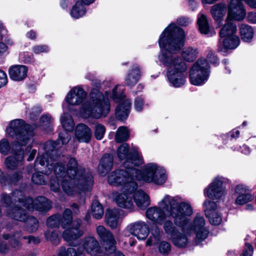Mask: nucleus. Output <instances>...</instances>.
<instances>
[{
    "label": "nucleus",
    "instance_id": "obj_35",
    "mask_svg": "<svg viewBox=\"0 0 256 256\" xmlns=\"http://www.w3.org/2000/svg\"><path fill=\"white\" fill-rule=\"evenodd\" d=\"M16 190L13 191L10 195L7 194L6 193H2L0 196V203L4 207H6L7 209L10 208H12L14 205L16 204V202L20 204L18 201L15 200L14 198V193Z\"/></svg>",
    "mask_w": 256,
    "mask_h": 256
},
{
    "label": "nucleus",
    "instance_id": "obj_41",
    "mask_svg": "<svg viewBox=\"0 0 256 256\" xmlns=\"http://www.w3.org/2000/svg\"><path fill=\"white\" fill-rule=\"evenodd\" d=\"M217 204L216 202L210 200H206L203 204V208L206 217H210V214L215 212Z\"/></svg>",
    "mask_w": 256,
    "mask_h": 256
},
{
    "label": "nucleus",
    "instance_id": "obj_6",
    "mask_svg": "<svg viewBox=\"0 0 256 256\" xmlns=\"http://www.w3.org/2000/svg\"><path fill=\"white\" fill-rule=\"evenodd\" d=\"M110 104L108 98L98 90L93 88L90 92V100L82 104L80 112L84 118H98L106 116L110 111Z\"/></svg>",
    "mask_w": 256,
    "mask_h": 256
},
{
    "label": "nucleus",
    "instance_id": "obj_39",
    "mask_svg": "<svg viewBox=\"0 0 256 256\" xmlns=\"http://www.w3.org/2000/svg\"><path fill=\"white\" fill-rule=\"evenodd\" d=\"M92 212L94 218L100 220L104 215V208L102 206L98 200H94L92 204Z\"/></svg>",
    "mask_w": 256,
    "mask_h": 256
},
{
    "label": "nucleus",
    "instance_id": "obj_10",
    "mask_svg": "<svg viewBox=\"0 0 256 256\" xmlns=\"http://www.w3.org/2000/svg\"><path fill=\"white\" fill-rule=\"evenodd\" d=\"M210 66L204 58H199L190 70V83L195 86L204 84L208 80Z\"/></svg>",
    "mask_w": 256,
    "mask_h": 256
},
{
    "label": "nucleus",
    "instance_id": "obj_22",
    "mask_svg": "<svg viewBox=\"0 0 256 256\" xmlns=\"http://www.w3.org/2000/svg\"><path fill=\"white\" fill-rule=\"evenodd\" d=\"M6 214L13 220L25 222L28 218V213L26 210L16 204L12 208L6 210Z\"/></svg>",
    "mask_w": 256,
    "mask_h": 256
},
{
    "label": "nucleus",
    "instance_id": "obj_17",
    "mask_svg": "<svg viewBox=\"0 0 256 256\" xmlns=\"http://www.w3.org/2000/svg\"><path fill=\"white\" fill-rule=\"evenodd\" d=\"M146 217L154 224L162 225L166 218L164 210L159 207L149 208L146 212Z\"/></svg>",
    "mask_w": 256,
    "mask_h": 256
},
{
    "label": "nucleus",
    "instance_id": "obj_2",
    "mask_svg": "<svg viewBox=\"0 0 256 256\" xmlns=\"http://www.w3.org/2000/svg\"><path fill=\"white\" fill-rule=\"evenodd\" d=\"M185 34L182 28L170 24L161 34L158 40L161 48L159 60L166 66H172L167 72L168 80L174 87H180L186 82L184 72L187 70L180 57L172 54L179 52L184 45Z\"/></svg>",
    "mask_w": 256,
    "mask_h": 256
},
{
    "label": "nucleus",
    "instance_id": "obj_25",
    "mask_svg": "<svg viewBox=\"0 0 256 256\" xmlns=\"http://www.w3.org/2000/svg\"><path fill=\"white\" fill-rule=\"evenodd\" d=\"M210 13L216 26L220 28L222 26L224 18V3L222 2L214 5L210 9Z\"/></svg>",
    "mask_w": 256,
    "mask_h": 256
},
{
    "label": "nucleus",
    "instance_id": "obj_5",
    "mask_svg": "<svg viewBox=\"0 0 256 256\" xmlns=\"http://www.w3.org/2000/svg\"><path fill=\"white\" fill-rule=\"evenodd\" d=\"M136 166L124 167L126 169H117L110 172L108 177L110 185L122 186V191L134 192L138 188L136 180H140V170Z\"/></svg>",
    "mask_w": 256,
    "mask_h": 256
},
{
    "label": "nucleus",
    "instance_id": "obj_55",
    "mask_svg": "<svg viewBox=\"0 0 256 256\" xmlns=\"http://www.w3.org/2000/svg\"><path fill=\"white\" fill-rule=\"evenodd\" d=\"M32 50L35 54H38L40 52H48L49 49L46 45H38L34 46Z\"/></svg>",
    "mask_w": 256,
    "mask_h": 256
},
{
    "label": "nucleus",
    "instance_id": "obj_27",
    "mask_svg": "<svg viewBox=\"0 0 256 256\" xmlns=\"http://www.w3.org/2000/svg\"><path fill=\"white\" fill-rule=\"evenodd\" d=\"M133 193L123 191L122 193L118 195L115 200L117 205L122 208L131 209L133 206L132 200Z\"/></svg>",
    "mask_w": 256,
    "mask_h": 256
},
{
    "label": "nucleus",
    "instance_id": "obj_37",
    "mask_svg": "<svg viewBox=\"0 0 256 256\" xmlns=\"http://www.w3.org/2000/svg\"><path fill=\"white\" fill-rule=\"evenodd\" d=\"M130 136V132L128 128L124 126H120L118 128L115 140L116 142L120 143L126 141Z\"/></svg>",
    "mask_w": 256,
    "mask_h": 256
},
{
    "label": "nucleus",
    "instance_id": "obj_19",
    "mask_svg": "<svg viewBox=\"0 0 256 256\" xmlns=\"http://www.w3.org/2000/svg\"><path fill=\"white\" fill-rule=\"evenodd\" d=\"M130 233L138 240L146 239L150 233L149 228L144 222H137L130 226Z\"/></svg>",
    "mask_w": 256,
    "mask_h": 256
},
{
    "label": "nucleus",
    "instance_id": "obj_28",
    "mask_svg": "<svg viewBox=\"0 0 256 256\" xmlns=\"http://www.w3.org/2000/svg\"><path fill=\"white\" fill-rule=\"evenodd\" d=\"M132 196L137 206L141 209L146 208L150 204L148 196L141 190H136Z\"/></svg>",
    "mask_w": 256,
    "mask_h": 256
},
{
    "label": "nucleus",
    "instance_id": "obj_30",
    "mask_svg": "<svg viewBox=\"0 0 256 256\" xmlns=\"http://www.w3.org/2000/svg\"><path fill=\"white\" fill-rule=\"evenodd\" d=\"M140 76V68L137 65H134L127 75L125 80V85L128 86H134L138 81Z\"/></svg>",
    "mask_w": 256,
    "mask_h": 256
},
{
    "label": "nucleus",
    "instance_id": "obj_61",
    "mask_svg": "<svg viewBox=\"0 0 256 256\" xmlns=\"http://www.w3.org/2000/svg\"><path fill=\"white\" fill-rule=\"evenodd\" d=\"M177 22L181 26H186L188 25L190 22L188 18L180 17L177 20Z\"/></svg>",
    "mask_w": 256,
    "mask_h": 256
},
{
    "label": "nucleus",
    "instance_id": "obj_29",
    "mask_svg": "<svg viewBox=\"0 0 256 256\" xmlns=\"http://www.w3.org/2000/svg\"><path fill=\"white\" fill-rule=\"evenodd\" d=\"M131 102L129 100H126L122 102L116 108V115L120 120L127 118L130 113Z\"/></svg>",
    "mask_w": 256,
    "mask_h": 256
},
{
    "label": "nucleus",
    "instance_id": "obj_50",
    "mask_svg": "<svg viewBox=\"0 0 256 256\" xmlns=\"http://www.w3.org/2000/svg\"><path fill=\"white\" fill-rule=\"evenodd\" d=\"M208 60L212 64L216 66L219 64V60L216 56L212 51L210 50L206 55Z\"/></svg>",
    "mask_w": 256,
    "mask_h": 256
},
{
    "label": "nucleus",
    "instance_id": "obj_32",
    "mask_svg": "<svg viewBox=\"0 0 256 256\" xmlns=\"http://www.w3.org/2000/svg\"><path fill=\"white\" fill-rule=\"evenodd\" d=\"M22 234L20 232L16 231L14 234H3L4 240H8L10 246L14 249L18 250L22 246V243L20 241Z\"/></svg>",
    "mask_w": 256,
    "mask_h": 256
},
{
    "label": "nucleus",
    "instance_id": "obj_23",
    "mask_svg": "<svg viewBox=\"0 0 256 256\" xmlns=\"http://www.w3.org/2000/svg\"><path fill=\"white\" fill-rule=\"evenodd\" d=\"M28 70V68L26 66L15 65L10 68L8 74L11 80L20 82L26 77Z\"/></svg>",
    "mask_w": 256,
    "mask_h": 256
},
{
    "label": "nucleus",
    "instance_id": "obj_4",
    "mask_svg": "<svg viewBox=\"0 0 256 256\" xmlns=\"http://www.w3.org/2000/svg\"><path fill=\"white\" fill-rule=\"evenodd\" d=\"M6 132L10 137L15 140L11 144L6 138L0 140V152L6 156L9 153L15 154L20 149L26 146L30 140L33 136L34 132L32 126L26 124L21 119H16L10 122L9 127L6 129Z\"/></svg>",
    "mask_w": 256,
    "mask_h": 256
},
{
    "label": "nucleus",
    "instance_id": "obj_63",
    "mask_svg": "<svg viewBox=\"0 0 256 256\" xmlns=\"http://www.w3.org/2000/svg\"><path fill=\"white\" fill-rule=\"evenodd\" d=\"M22 178V175L21 172H16L12 174L10 178V180L13 183H16L18 180H20Z\"/></svg>",
    "mask_w": 256,
    "mask_h": 256
},
{
    "label": "nucleus",
    "instance_id": "obj_20",
    "mask_svg": "<svg viewBox=\"0 0 256 256\" xmlns=\"http://www.w3.org/2000/svg\"><path fill=\"white\" fill-rule=\"evenodd\" d=\"M16 146V148H19L18 151L13 154V156L7 157L5 160V164L8 169L14 170L18 166H22L24 164V149H20L18 146Z\"/></svg>",
    "mask_w": 256,
    "mask_h": 256
},
{
    "label": "nucleus",
    "instance_id": "obj_7",
    "mask_svg": "<svg viewBox=\"0 0 256 256\" xmlns=\"http://www.w3.org/2000/svg\"><path fill=\"white\" fill-rule=\"evenodd\" d=\"M82 247L76 248H60L58 256H85L84 250L91 256H96L100 252L101 248L98 241L92 236H88L83 240Z\"/></svg>",
    "mask_w": 256,
    "mask_h": 256
},
{
    "label": "nucleus",
    "instance_id": "obj_47",
    "mask_svg": "<svg viewBox=\"0 0 256 256\" xmlns=\"http://www.w3.org/2000/svg\"><path fill=\"white\" fill-rule=\"evenodd\" d=\"M254 196L250 194L239 195L236 200V203L237 204L243 205L249 202L252 201Z\"/></svg>",
    "mask_w": 256,
    "mask_h": 256
},
{
    "label": "nucleus",
    "instance_id": "obj_36",
    "mask_svg": "<svg viewBox=\"0 0 256 256\" xmlns=\"http://www.w3.org/2000/svg\"><path fill=\"white\" fill-rule=\"evenodd\" d=\"M197 24L198 30L202 34H208L210 33V27L205 15L202 14L198 17Z\"/></svg>",
    "mask_w": 256,
    "mask_h": 256
},
{
    "label": "nucleus",
    "instance_id": "obj_12",
    "mask_svg": "<svg viewBox=\"0 0 256 256\" xmlns=\"http://www.w3.org/2000/svg\"><path fill=\"white\" fill-rule=\"evenodd\" d=\"M164 230L168 236L174 244L179 248H184L188 243V239L184 233H181L175 226H176L170 220L164 221Z\"/></svg>",
    "mask_w": 256,
    "mask_h": 256
},
{
    "label": "nucleus",
    "instance_id": "obj_3",
    "mask_svg": "<svg viewBox=\"0 0 256 256\" xmlns=\"http://www.w3.org/2000/svg\"><path fill=\"white\" fill-rule=\"evenodd\" d=\"M180 200L178 196L172 197L166 195L160 204L163 206V208L174 220L175 224L181 228L182 232L190 234L194 232L198 240H204L209 234V230L205 227L204 217L196 214L193 222L190 223L188 216L192 214V208L188 203L180 202Z\"/></svg>",
    "mask_w": 256,
    "mask_h": 256
},
{
    "label": "nucleus",
    "instance_id": "obj_56",
    "mask_svg": "<svg viewBox=\"0 0 256 256\" xmlns=\"http://www.w3.org/2000/svg\"><path fill=\"white\" fill-rule=\"evenodd\" d=\"M23 239L27 240V243L28 244H37L40 242V240L38 237H36L33 236H23Z\"/></svg>",
    "mask_w": 256,
    "mask_h": 256
},
{
    "label": "nucleus",
    "instance_id": "obj_40",
    "mask_svg": "<svg viewBox=\"0 0 256 256\" xmlns=\"http://www.w3.org/2000/svg\"><path fill=\"white\" fill-rule=\"evenodd\" d=\"M86 12V8L82 4L77 2L70 11V15L73 18H78L84 15Z\"/></svg>",
    "mask_w": 256,
    "mask_h": 256
},
{
    "label": "nucleus",
    "instance_id": "obj_16",
    "mask_svg": "<svg viewBox=\"0 0 256 256\" xmlns=\"http://www.w3.org/2000/svg\"><path fill=\"white\" fill-rule=\"evenodd\" d=\"M223 181L216 178L204 190V194L210 199H219L223 194Z\"/></svg>",
    "mask_w": 256,
    "mask_h": 256
},
{
    "label": "nucleus",
    "instance_id": "obj_54",
    "mask_svg": "<svg viewBox=\"0 0 256 256\" xmlns=\"http://www.w3.org/2000/svg\"><path fill=\"white\" fill-rule=\"evenodd\" d=\"M219 35L220 39L218 44V50L222 52L224 50V26L221 28Z\"/></svg>",
    "mask_w": 256,
    "mask_h": 256
},
{
    "label": "nucleus",
    "instance_id": "obj_24",
    "mask_svg": "<svg viewBox=\"0 0 256 256\" xmlns=\"http://www.w3.org/2000/svg\"><path fill=\"white\" fill-rule=\"evenodd\" d=\"M75 135L79 142H88L90 140L92 132L86 125L80 124L76 127Z\"/></svg>",
    "mask_w": 256,
    "mask_h": 256
},
{
    "label": "nucleus",
    "instance_id": "obj_43",
    "mask_svg": "<svg viewBox=\"0 0 256 256\" xmlns=\"http://www.w3.org/2000/svg\"><path fill=\"white\" fill-rule=\"evenodd\" d=\"M237 36V26L236 24L229 20L225 24V44H226V37Z\"/></svg>",
    "mask_w": 256,
    "mask_h": 256
},
{
    "label": "nucleus",
    "instance_id": "obj_51",
    "mask_svg": "<svg viewBox=\"0 0 256 256\" xmlns=\"http://www.w3.org/2000/svg\"><path fill=\"white\" fill-rule=\"evenodd\" d=\"M210 222L213 225L219 224L222 220V217L218 214L214 212L210 214V217L208 218Z\"/></svg>",
    "mask_w": 256,
    "mask_h": 256
},
{
    "label": "nucleus",
    "instance_id": "obj_46",
    "mask_svg": "<svg viewBox=\"0 0 256 256\" xmlns=\"http://www.w3.org/2000/svg\"><path fill=\"white\" fill-rule=\"evenodd\" d=\"M171 244L166 241H162L158 246L159 252L163 256L168 255L171 250Z\"/></svg>",
    "mask_w": 256,
    "mask_h": 256
},
{
    "label": "nucleus",
    "instance_id": "obj_44",
    "mask_svg": "<svg viewBox=\"0 0 256 256\" xmlns=\"http://www.w3.org/2000/svg\"><path fill=\"white\" fill-rule=\"evenodd\" d=\"M26 222V228L28 232L32 233L36 232L38 228V220L33 216L28 215V218Z\"/></svg>",
    "mask_w": 256,
    "mask_h": 256
},
{
    "label": "nucleus",
    "instance_id": "obj_9",
    "mask_svg": "<svg viewBox=\"0 0 256 256\" xmlns=\"http://www.w3.org/2000/svg\"><path fill=\"white\" fill-rule=\"evenodd\" d=\"M140 180L154 182L156 184H164L167 178L166 170L156 164H148L140 170Z\"/></svg>",
    "mask_w": 256,
    "mask_h": 256
},
{
    "label": "nucleus",
    "instance_id": "obj_26",
    "mask_svg": "<svg viewBox=\"0 0 256 256\" xmlns=\"http://www.w3.org/2000/svg\"><path fill=\"white\" fill-rule=\"evenodd\" d=\"M114 164L113 156L110 154H104L100 160L98 170L102 175H105L112 168Z\"/></svg>",
    "mask_w": 256,
    "mask_h": 256
},
{
    "label": "nucleus",
    "instance_id": "obj_49",
    "mask_svg": "<svg viewBox=\"0 0 256 256\" xmlns=\"http://www.w3.org/2000/svg\"><path fill=\"white\" fill-rule=\"evenodd\" d=\"M32 181L36 184H46L44 176L41 173L38 172L34 173L32 176Z\"/></svg>",
    "mask_w": 256,
    "mask_h": 256
},
{
    "label": "nucleus",
    "instance_id": "obj_13",
    "mask_svg": "<svg viewBox=\"0 0 256 256\" xmlns=\"http://www.w3.org/2000/svg\"><path fill=\"white\" fill-rule=\"evenodd\" d=\"M61 124L64 130L58 134V138L56 141V144L60 143L61 146L63 144H67L70 140V136L68 132H72L74 130V123L72 116L68 114L64 113L60 118Z\"/></svg>",
    "mask_w": 256,
    "mask_h": 256
},
{
    "label": "nucleus",
    "instance_id": "obj_14",
    "mask_svg": "<svg viewBox=\"0 0 256 256\" xmlns=\"http://www.w3.org/2000/svg\"><path fill=\"white\" fill-rule=\"evenodd\" d=\"M72 222V212L69 208H66L62 216L58 214L50 216L46 220V226L48 228H57L61 224L63 228L68 227Z\"/></svg>",
    "mask_w": 256,
    "mask_h": 256
},
{
    "label": "nucleus",
    "instance_id": "obj_11",
    "mask_svg": "<svg viewBox=\"0 0 256 256\" xmlns=\"http://www.w3.org/2000/svg\"><path fill=\"white\" fill-rule=\"evenodd\" d=\"M117 156L120 160L126 159L123 163L124 167L138 166L143 164V159L138 152H129L128 144H121L117 150Z\"/></svg>",
    "mask_w": 256,
    "mask_h": 256
},
{
    "label": "nucleus",
    "instance_id": "obj_59",
    "mask_svg": "<svg viewBox=\"0 0 256 256\" xmlns=\"http://www.w3.org/2000/svg\"><path fill=\"white\" fill-rule=\"evenodd\" d=\"M253 252L252 246L248 243L246 244V248L240 256H252Z\"/></svg>",
    "mask_w": 256,
    "mask_h": 256
},
{
    "label": "nucleus",
    "instance_id": "obj_52",
    "mask_svg": "<svg viewBox=\"0 0 256 256\" xmlns=\"http://www.w3.org/2000/svg\"><path fill=\"white\" fill-rule=\"evenodd\" d=\"M60 180L57 179L56 178L54 179H51L50 182V186L51 190L53 191L54 192H59L60 190Z\"/></svg>",
    "mask_w": 256,
    "mask_h": 256
},
{
    "label": "nucleus",
    "instance_id": "obj_64",
    "mask_svg": "<svg viewBox=\"0 0 256 256\" xmlns=\"http://www.w3.org/2000/svg\"><path fill=\"white\" fill-rule=\"evenodd\" d=\"M9 251V246L5 242H2L0 243V253L6 254Z\"/></svg>",
    "mask_w": 256,
    "mask_h": 256
},
{
    "label": "nucleus",
    "instance_id": "obj_18",
    "mask_svg": "<svg viewBox=\"0 0 256 256\" xmlns=\"http://www.w3.org/2000/svg\"><path fill=\"white\" fill-rule=\"evenodd\" d=\"M81 224L80 220H74L72 226L64 232L62 235L63 238L67 242H70L80 237L83 234V231L80 229Z\"/></svg>",
    "mask_w": 256,
    "mask_h": 256
},
{
    "label": "nucleus",
    "instance_id": "obj_15",
    "mask_svg": "<svg viewBox=\"0 0 256 256\" xmlns=\"http://www.w3.org/2000/svg\"><path fill=\"white\" fill-rule=\"evenodd\" d=\"M96 232L106 251L108 254L114 252L116 250V241L112 234L102 226L96 228Z\"/></svg>",
    "mask_w": 256,
    "mask_h": 256
},
{
    "label": "nucleus",
    "instance_id": "obj_53",
    "mask_svg": "<svg viewBox=\"0 0 256 256\" xmlns=\"http://www.w3.org/2000/svg\"><path fill=\"white\" fill-rule=\"evenodd\" d=\"M236 192L239 195L250 194V189L245 185L238 184L236 188Z\"/></svg>",
    "mask_w": 256,
    "mask_h": 256
},
{
    "label": "nucleus",
    "instance_id": "obj_60",
    "mask_svg": "<svg viewBox=\"0 0 256 256\" xmlns=\"http://www.w3.org/2000/svg\"><path fill=\"white\" fill-rule=\"evenodd\" d=\"M50 116L48 114H44L42 115L40 118V122L42 124L48 125L50 124Z\"/></svg>",
    "mask_w": 256,
    "mask_h": 256
},
{
    "label": "nucleus",
    "instance_id": "obj_31",
    "mask_svg": "<svg viewBox=\"0 0 256 256\" xmlns=\"http://www.w3.org/2000/svg\"><path fill=\"white\" fill-rule=\"evenodd\" d=\"M120 212L116 209L107 210L105 218L106 224L112 228H116L120 218Z\"/></svg>",
    "mask_w": 256,
    "mask_h": 256
},
{
    "label": "nucleus",
    "instance_id": "obj_33",
    "mask_svg": "<svg viewBox=\"0 0 256 256\" xmlns=\"http://www.w3.org/2000/svg\"><path fill=\"white\" fill-rule=\"evenodd\" d=\"M239 30L243 41L249 42L253 38L254 30L249 25L244 24H240L239 26Z\"/></svg>",
    "mask_w": 256,
    "mask_h": 256
},
{
    "label": "nucleus",
    "instance_id": "obj_42",
    "mask_svg": "<svg viewBox=\"0 0 256 256\" xmlns=\"http://www.w3.org/2000/svg\"><path fill=\"white\" fill-rule=\"evenodd\" d=\"M44 236L53 244L57 245L60 242L59 234L56 230L48 229L44 232Z\"/></svg>",
    "mask_w": 256,
    "mask_h": 256
},
{
    "label": "nucleus",
    "instance_id": "obj_57",
    "mask_svg": "<svg viewBox=\"0 0 256 256\" xmlns=\"http://www.w3.org/2000/svg\"><path fill=\"white\" fill-rule=\"evenodd\" d=\"M8 83V78L6 73L0 70V88L4 86Z\"/></svg>",
    "mask_w": 256,
    "mask_h": 256
},
{
    "label": "nucleus",
    "instance_id": "obj_48",
    "mask_svg": "<svg viewBox=\"0 0 256 256\" xmlns=\"http://www.w3.org/2000/svg\"><path fill=\"white\" fill-rule=\"evenodd\" d=\"M106 128L104 126L100 124H96L95 126L94 136L98 140H102L105 134Z\"/></svg>",
    "mask_w": 256,
    "mask_h": 256
},
{
    "label": "nucleus",
    "instance_id": "obj_1",
    "mask_svg": "<svg viewBox=\"0 0 256 256\" xmlns=\"http://www.w3.org/2000/svg\"><path fill=\"white\" fill-rule=\"evenodd\" d=\"M61 146L60 143L56 144L50 140L46 142L44 145L45 152L36 158V165L40 164L45 166V170H43L42 173L48 175L53 172L57 179L64 178L66 176L69 180L62 179L61 186L63 191L68 195L72 196L80 191L89 190L94 183L92 173L86 172L74 158H69L66 168L64 164L62 162L64 155L59 150Z\"/></svg>",
    "mask_w": 256,
    "mask_h": 256
},
{
    "label": "nucleus",
    "instance_id": "obj_34",
    "mask_svg": "<svg viewBox=\"0 0 256 256\" xmlns=\"http://www.w3.org/2000/svg\"><path fill=\"white\" fill-rule=\"evenodd\" d=\"M157 224H154L151 226L150 233L152 236H150L146 242L148 246L156 244L161 238L162 230Z\"/></svg>",
    "mask_w": 256,
    "mask_h": 256
},
{
    "label": "nucleus",
    "instance_id": "obj_38",
    "mask_svg": "<svg viewBox=\"0 0 256 256\" xmlns=\"http://www.w3.org/2000/svg\"><path fill=\"white\" fill-rule=\"evenodd\" d=\"M198 52L196 48L188 47L182 51V56L186 61L192 62L196 58Z\"/></svg>",
    "mask_w": 256,
    "mask_h": 256
},
{
    "label": "nucleus",
    "instance_id": "obj_8",
    "mask_svg": "<svg viewBox=\"0 0 256 256\" xmlns=\"http://www.w3.org/2000/svg\"><path fill=\"white\" fill-rule=\"evenodd\" d=\"M14 199L18 201L21 205L30 211L34 209L38 211L48 212L52 208L51 202L43 196H40L33 200L30 197H26L20 190H16L14 193Z\"/></svg>",
    "mask_w": 256,
    "mask_h": 256
},
{
    "label": "nucleus",
    "instance_id": "obj_58",
    "mask_svg": "<svg viewBox=\"0 0 256 256\" xmlns=\"http://www.w3.org/2000/svg\"><path fill=\"white\" fill-rule=\"evenodd\" d=\"M144 102L142 98L138 97L136 98L134 102V108L136 111H141L142 109Z\"/></svg>",
    "mask_w": 256,
    "mask_h": 256
},
{
    "label": "nucleus",
    "instance_id": "obj_62",
    "mask_svg": "<svg viewBox=\"0 0 256 256\" xmlns=\"http://www.w3.org/2000/svg\"><path fill=\"white\" fill-rule=\"evenodd\" d=\"M8 54V46L2 42H0V57L6 56Z\"/></svg>",
    "mask_w": 256,
    "mask_h": 256
},
{
    "label": "nucleus",
    "instance_id": "obj_45",
    "mask_svg": "<svg viewBox=\"0 0 256 256\" xmlns=\"http://www.w3.org/2000/svg\"><path fill=\"white\" fill-rule=\"evenodd\" d=\"M240 40L238 36H233L226 37V50H234L240 44Z\"/></svg>",
    "mask_w": 256,
    "mask_h": 256
},
{
    "label": "nucleus",
    "instance_id": "obj_21",
    "mask_svg": "<svg viewBox=\"0 0 256 256\" xmlns=\"http://www.w3.org/2000/svg\"><path fill=\"white\" fill-rule=\"evenodd\" d=\"M86 96V92L80 88H74L68 94L66 100L68 103L72 105L80 104Z\"/></svg>",
    "mask_w": 256,
    "mask_h": 256
}]
</instances>
